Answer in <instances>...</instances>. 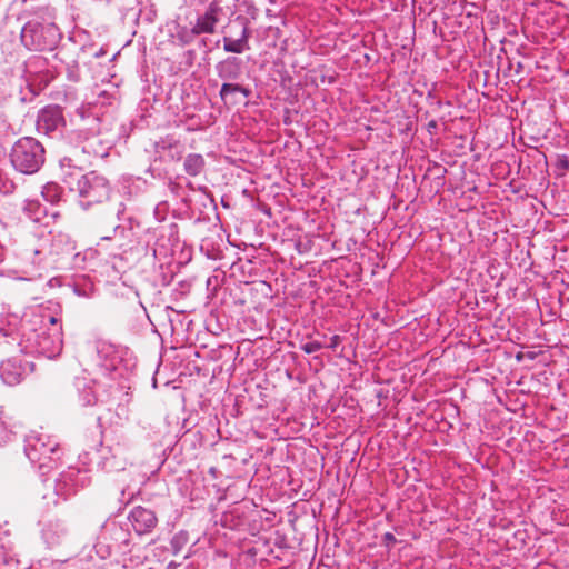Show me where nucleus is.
Masks as SVG:
<instances>
[{
    "label": "nucleus",
    "instance_id": "7ed1b4c3",
    "mask_svg": "<svg viewBox=\"0 0 569 569\" xmlns=\"http://www.w3.org/2000/svg\"><path fill=\"white\" fill-rule=\"evenodd\" d=\"M24 452L32 465L46 475L57 468L61 459L59 443L48 435L31 432L26 438Z\"/></svg>",
    "mask_w": 569,
    "mask_h": 569
},
{
    "label": "nucleus",
    "instance_id": "dca6fc26",
    "mask_svg": "<svg viewBox=\"0 0 569 569\" xmlns=\"http://www.w3.org/2000/svg\"><path fill=\"white\" fill-rule=\"evenodd\" d=\"M201 34L197 27L193 26L192 28L187 27H178L176 32V38L182 43V44H189L191 43L197 36Z\"/></svg>",
    "mask_w": 569,
    "mask_h": 569
},
{
    "label": "nucleus",
    "instance_id": "a211bd4d",
    "mask_svg": "<svg viewBox=\"0 0 569 569\" xmlns=\"http://www.w3.org/2000/svg\"><path fill=\"white\" fill-rule=\"evenodd\" d=\"M128 519L132 522V526L138 535H142V507L138 506L132 509L129 513Z\"/></svg>",
    "mask_w": 569,
    "mask_h": 569
},
{
    "label": "nucleus",
    "instance_id": "1a4fd4ad",
    "mask_svg": "<svg viewBox=\"0 0 569 569\" xmlns=\"http://www.w3.org/2000/svg\"><path fill=\"white\" fill-rule=\"evenodd\" d=\"M66 126L63 110L59 106H47L37 117V131L41 134L52 136L60 132Z\"/></svg>",
    "mask_w": 569,
    "mask_h": 569
},
{
    "label": "nucleus",
    "instance_id": "f03ea898",
    "mask_svg": "<svg viewBox=\"0 0 569 569\" xmlns=\"http://www.w3.org/2000/svg\"><path fill=\"white\" fill-rule=\"evenodd\" d=\"M148 239L144 247V272L147 280L153 287L168 286L172 278L171 249L168 239L158 238L156 232H147Z\"/></svg>",
    "mask_w": 569,
    "mask_h": 569
},
{
    "label": "nucleus",
    "instance_id": "c756f323",
    "mask_svg": "<svg viewBox=\"0 0 569 569\" xmlns=\"http://www.w3.org/2000/svg\"><path fill=\"white\" fill-rule=\"evenodd\" d=\"M152 387L157 388V379L154 377L152 378Z\"/></svg>",
    "mask_w": 569,
    "mask_h": 569
},
{
    "label": "nucleus",
    "instance_id": "ddd939ff",
    "mask_svg": "<svg viewBox=\"0 0 569 569\" xmlns=\"http://www.w3.org/2000/svg\"><path fill=\"white\" fill-rule=\"evenodd\" d=\"M250 30L247 26H243L241 36L233 40L229 37L223 38V49L230 53H242L249 49Z\"/></svg>",
    "mask_w": 569,
    "mask_h": 569
},
{
    "label": "nucleus",
    "instance_id": "2f4dec72",
    "mask_svg": "<svg viewBox=\"0 0 569 569\" xmlns=\"http://www.w3.org/2000/svg\"><path fill=\"white\" fill-rule=\"evenodd\" d=\"M152 13H153V11L149 10V16L148 17H152Z\"/></svg>",
    "mask_w": 569,
    "mask_h": 569
},
{
    "label": "nucleus",
    "instance_id": "7c9ffc66",
    "mask_svg": "<svg viewBox=\"0 0 569 569\" xmlns=\"http://www.w3.org/2000/svg\"><path fill=\"white\" fill-rule=\"evenodd\" d=\"M152 13H153V11L149 10V16L148 17H152Z\"/></svg>",
    "mask_w": 569,
    "mask_h": 569
},
{
    "label": "nucleus",
    "instance_id": "5701e85b",
    "mask_svg": "<svg viewBox=\"0 0 569 569\" xmlns=\"http://www.w3.org/2000/svg\"><path fill=\"white\" fill-rule=\"evenodd\" d=\"M397 542V539L395 538V536L391 533V532H386L383 536H382V543L387 547V548H391L392 545H395Z\"/></svg>",
    "mask_w": 569,
    "mask_h": 569
},
{
    "label": "nucleus",
    "instance_id": "aec40b11",
    "mask_svg": "<svg viewBox=\"0 0 569 569\" xmlns=\"http://www.w3.org/2000/svg\"><path fill=\"white\" fill-rule=\"evenodd\" d=\"M322 348H323V345L316 340L302 343L300 347V349L308 355L315 353Z\"/></svg>",
    "mask_w": 569,
    "mask_h": 569
},
{
    "label": "nucleus",
    "instance_id": "f8f14e48",
    "mask_svg": "<svg viewBox=\"0 0 569 569\" xmlns=\"http://www.w3.org/2000/svg\"><path fill=\"white\" fill-rule=\"evenodd\" d=\"M242 96L243 99H249L252 94V90L239 81L222 83L219 92V97L224 104L236 106L240 101L238 96Z\"/></svg>",
    "mask_w": 569,
    "mask_h": 569
},
{
    "label": "nucleus",
    "instance_id": "bb28decb",
    "mask_svg": "<svg viewBox=\"0 0 569 569\" xmlns=\"http://www.w3.org/2000/svg\"><path fill=\"white\" fill-rule=\"evenodd\" d=\"M438 129V122L436 120H430L427 124V130L430 134L436 133Z\"/></svg>",
    "mask_w": 569,
    "mask_h": 569
},
{
    "label": "nucleus",
    "instance_id": "2eb2a0df",
    "mask_svg": "<svg viewBox=\"0 0 569 569\" xmlns=\"http://www.w3.org/2000/svg\"><path fill=\"white\" fill-rule=\"evenodd\" d=\"M206 167L204 158L199 153H190L184 158L183 170L188 176H199Z\"/></svg>",
    "mask_w": 569,
    "mask_h": 569
},
{
    "label": "nucleus",
    "instance_id": "6e6552de",
    "mask_svg": "<svg viewBox=\"0 0 569 569\" xmlns=\"http://www.w3.org/2000/svg\"><path fill=\"white\" fill-rule=\"evenodd\" d=\"M87 163L83 158H79L77 147H72L70 153L60 159L62 180L71 191L76 190L77 180L84 176L82 172Z\"/></svg>",
    "mask_w": 569,
    "mask_h": 569
},
{
    "label": "nucleus",
    "instance_id": "9d476101",
    "mask_svg": "<svg viewBox=\"0 0 569 569\" xmlns=\"http://www.w3.org/2000/svg\"><path fill=\"white\" fill-rule=\"evenodd\" d=\"M216 73L222 83L237 82L243 74V62L240 58L229 56L214 66Z\"/></svg>",
    "mask_w": 569,
    "mask_h": 569
},
{
    "label": "nucleus",
    "instance_id": "0eeeda50",
    "mask_svg": "<svg viewBox=\"0 0 569 569\" xmlns=\"http://www.w3.org/2000/svg\"><path fill=\"white\" fill-rule=\"evenodd\" d=\"M33 370L34 363L23 356L8 358L0 365V376L9 386L19 385Z\"/></svg>",
    "mask_w": 569,
    "mask_h": 569
},
{
    "label": "nucleus",
    "instance_id": "39448f33",
    "mask_svg": "<svg viewBox=\"0 0 569 569\" xmlns=\"http://www.w3.org/2000/svg\"><path fill=\"white\" fill-rule=\"evenodd\" d=\"M20 39L30 51L52 50L58 44L59 31L54 24H42L32 20L22 27Z\"/></svg>",
    "mask_w": 569,
    "mask_h": 569
},
{
    "label": "nucleus",
    "instance_id": "9b49d317",
    "mask_svg": "<svg viewBox=\"0 0 569 569\" xmlns=\"http://www.w3.org/2000/svg\"><path fill=\"white\" fill-rule=\"evenodd\" d=\"M223 9L219 0L209 3L203 14L197 18L196 27L200 33H213Z\"/></svg>",
    "mask_w": 569,
    "mask_h": 569
},
{
    "label": "nucleus",
    "instance_id": "6ab92c4d",
    "mask_svg": "<svg viewBox=\"0 0 569 569\" xmlns=\"http://www.w3.org/2000/svg\"><path fill=\"white\" fill-rule=\"evenodd\" d=\"M158 519L153 511L144 509V533L157 526Z\"/></svg>",
    "mask_w": 569,
    "mask_h": 569
},
{
    "label": "nucleus",
    "instance_id": "a878e982",
    "mask_svg": "<svg viewBox=\"0 0 569 569\" xmlns=\"http://www.w3.org/2000/svg\"><path fill=\"white\" fill-rule=\"evenodd\" d=\"M184 57H186V64L188 67H191L193 64V61H194V58H196V52L194 50H188L186 53H184Z\"/></svg>",
    "mask_w": 569,
    "mask_h": 569
},
{
    "label": "nucleus",
    "instance_id": "423d86ee",
    "mask_svg": "<svg viewBox=\"0 0 569 569\" xmlns=\"http://www.w3.org/2000/svg\"><path fill=\"white\" fill-rule=\"evenodd\" d=\"M81 200L80 204L88 209L90 206L96 203H103L111 197V186L109 180L98 174L96 171H91L84 176H81L80 180H77L76 190Z\"/></svg>",
    "mask_w": 569,
    "mask_h": 569
},
{
    "label": "nucleus",
    "instance_id": "393cba45",
    "mask_svg": "<svg viewBox=\"0 0 569 569\" xmlns=\"http://www.w3.org/2000/svg\"><path fill=\"white\" fill-rule=\"evenodd\" d=\"M341 337L338 335H335L330 338V342L327 346L329 349L336 350L338 346L341 343Z\"/></svg>",
    "mask_w": 569,
    "mask_h": 569
},
{
    "label": "nucleus",
    "instance_id": "c85d7f7f",
    "mask_svg": "<svg viewBox=\"0 0 569 569\" xmlns=\"http://www.w3.org/2000/svg\"><path fill=\"white\" fill-rule=\"evenodd\" d=\"M57 321H58V320H57V318H54V317H51V318H50V323L56 325V323H57Z\"/></svg>",
    "mask_w": 569,
    "mask_h": 569
},
{
    "label": "nucleus",
    "instance_id": "b1692460",
    "mask_svg": "<svg viewBox=\"0 0 569 569\" xmlns=\"http://www.w3.org/2000/svg\"><path fill=\"white\" fill-rule=\"evenodd\" d=\"M173 147L172 143L161 140L159 142H156V151L161 154L162 151H166L167 149H171Z\"/></svg>",
    "mask_w": 569,
    "mask_h": 569
},
{
    "label": "nucleus",
    "instance_id": "412c9836",
    "mask_svg": "<svg viewBox=\"0 0 569 569\" xmlns=\"http://www.w3.org/2000/svg\"><path fill=\"white\" fill-rule=\"evenodd\" d=\"M79 473V470L77 469H69V471L61 473L60 479L58 480L59 485H68L69 482L73 481V478Z\"/></svg>",
    "mask_w": 569,
    "mask_h": 569
},
{
    "label": "nucleus",
    "instance_id": "4be33fe9",
    "mask_svg": "<svg viewBox=\"0 0 569 569\" xmlns=\"http://www.w3.org/2000/svg\"><path fill=\"white\" fill-rule=\"evenodd\" d=\"M119 226H116L114 222L111 224V229L108 232H103L101 230H97V234L100 237L101 240H110L112 239V234L116 233Z\"/></svg>",
    "mask_w": 569,
    "mask_h": 569
},
{
    "label": "nucleus",
    "instance_id": "cd10ccee",
    "mask_svg": "<svg viewBox=\"0 0 569 569\" xmlns=\"http://www.w3.org/2000/svg\"><path fill=\"white\" fill-rule=\"evenodd\" d=\"M558 168L562 169V170H568L569 169V160L565 157L563 159H560L558 161Z\"/></svg>",
    "mask_w": 569,
    "mask_h": 569
},
{
    "label": "nucleus",
    "instance_id": "20e7f679",
    "mask_svg": "<svg viewBox=\"0 0 569 569\" xmlns=\"http://www.w3.org/2000/svg\"><path fill=\"white\" fill-rule=\"evenodd\" d=\"M44 148L38 140L23 137L13 144L10 159L18 171L32 174L44 163Z\"/></svg>",
    "mask_w": 569,
    "mask_h": 569
},
{
    "label": "nucleus",
    "instance_id": "4468645a",
    "mask_svg": "<svg viewBox=\"0 0 569 569\" xmlns=\"http://www.w3.org/2000/svg\"><path fill=\"white\" fill-rule=\"evenodd\" d=\"M68 533L67 526L60 519L50 520L43 530L47 541L51 545H59L62 537Z\"/></svg>",
    "mask_w": 569,
    "mask_h": 569
},
{
    "label": "nucleus",
    "instance_id": "f257e3e1",
    "mask_svg": "<svg viewBox=\"0 0 569 569\" xmlns=\"http://www.w3.org/2000/svg\"><path fill=\"white\" fill-rule=\"evenodd\" d=\"M68 139L88 163L93 158L108 157L114 143V134L108 129L106 119L84 111L80 112V121L77 128L69 132Z\"/></svg>",
    "mask_w": 569,
    "mask_h": 569
},
{
    "label": "nucleus",
    "instance_id": "f3484780",
    "mask_svg": "<svg viewBox=\"0 0 569 569\" xmlns=\"http://www.w3.org/2000/svg\"><path fill=\"white\" fill-rule=\"evenodd\" d=\"M43 199L50 203H56L60 200V187L56 183H47L41 192Z\"/></svg>",
    "mask_w": 569,
    "mask_h": 569
}]
</instances>
